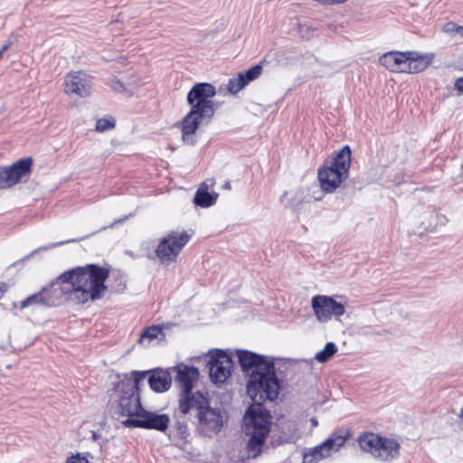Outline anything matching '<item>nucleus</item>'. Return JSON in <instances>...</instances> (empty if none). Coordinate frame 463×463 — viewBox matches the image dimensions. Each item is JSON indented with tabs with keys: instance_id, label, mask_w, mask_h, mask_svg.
Instances as JSON below:
<instances>
[{
	"instance_id": "5701e85b",
	"label": "nucleus",
	"mask_w": 463,
	"mask_h": 463,
	"mask_svg": "<svg viewBox=\"0 0 463 463\" xmlns=\"http://www.w3.org/2000/svg\"><path fill=\"white\" fill-rule=\"evenodd\" d=\"M337 352V347L333 342H328L326 344L325 347L318 351L316 355L315 359L319 363H326L327 362L334 354Z\"/></svg>"
},
{
	"instance_id": "dca6fc26",
	"label": "nucleus",
	"mask_w": 463,
	"mask_h": 463,
	"mask_svg": "<svg viewBox=\"0 0 463 463\" xmlns=\"http://www.w3.org/2000/svg\"><path fill=\"white\" fill-rule=\"evenodd\" d=\"M58 284L56 280L43 288L39 292L27 297L21 302L20 307L24 308L32 305L54 306L56 300L61 297V291L54 288Z\"/></svg>"
},
{
	"instance_id": "7c9ffc66",
	"label": "nucleus",
	"mask_w": 463,
	"mask_h": 463,
	"mask_svg": "<svg viewBox=\"0 0 463 463\" xmlns=\"http://www.w3.org/2000/svg\"><path fill=\"white\" fill-rule=\"evenodd\" d=\"M346 0H326V4L334 5V4H341L345 3Z\"/></svg>"
},
{
	"instance_id": "39448f33",
	"label": "nucleus",
	"mask_w": 463,
	"mask_h": 463,
	"mask_svg": "<svg viewBox=\"0 0 463 463\" xmlns=\"http://www.w3.org/2000/svg\"><path fill=\"white\" fill-rule=\"evenodd\" d=\"M138 391V383L130 374H126L124 379L115 385L111 393L114 413L127 419L138 418L144 410Z\"/></svg>"
},
{
	"instance_id": "72a5a7b5",
	"label": "nucleus",
	"mask_w": 463,
	"mask_h": 463,
	"mask_svg": "<svg viewBox=\"0 0 463 463\" xmlns=\"http://www.w3.org/2000/svg\"><path fill=\"white\" fill-rule=\"evenodd\" d=\"M458 418L463 421V407L460 410V412L458 414Z\"/></svg>"
},
{
	"instance_id": "f257e3e1",
	"label": "nucleus",
	"mask_w": 463,
	"mask_h": 463,
	"mask_svg": "<svg viewBox=\"0 0 463 463\" xmlns=\"http://www.w3.org/2000/svg\"><path fill=\"white\" fill-rule=\"evenodd\" d=\"M241 371L248 376L247 393L253 401L243 418V430L250 436L247 444L248 458H256L270 430V413L263 406L265 401H275L279 394L281 382L275 371L272 359L246 350L237 351Z\"/></svg>"
},
{
	"instance_id": "6e6552de",
	"label": "nucleus",
	"mask_w": 463,
	"mask_h": 463,
	"mask_svg": "<svg viewBox=\"0 0 463 463\" xmlns=\"http://www.w3.org/2000/svg\"><path fill=\"white\" fill-rule=\"evenodd\" d=\"M311 307L320 323H326L333 317H340L345 312V307L333 297L316 295L311 299Z\"/></svg>"
},
{
	"instance_id": "2f4dec72",
	"label": "nucleus",
	"mask_w": 463,
	"mask_h": 463,
	"mask_svg": "<svg viewBox=\"0 0 463 463\" xmlns=\"http://www.w3.org/2000/svg\"><path fill=\"white\" fill-rule=\"evenodd\" d=\"M8 44H4L2 48L0 49V57L3 55L4 52L7 50Z\"/></svg>"
},
{
	"instance_id": "f8f14e48",
	"label": "nucleus",
	"mask_w": 463,
	"mask_h": 463,
	"mask_svg": "<svg viewBox=\"0 0 463 463\" xmlns=\"http://www.w3.org/2000/svg\"><path fill=\"white\" fill-rule=\"evenodd\" d=\"M175 373V381L181 389L179 406L185 398H195L196 395H203L200 392H193L194 383L197 381L199 372L196 368L187 365H178L172 369Z\"/></svg>"
},
{
	"instance_id": "cd10ccee",
	"label": "nucleus",
	"mask_w": 463,
	"mask_h": 463,
	"mask_svg": "<svg viewBox=\"0 0 463 463\" xmlns=\"http://www.w3.org/2000/svg\"><path fill=\"white\" fill-rule=\"evenodd\" d=\"M66 463H89L88 459L84 457H81L80 454H76L70 457Z\"/></svg>"
},
{
	"instance_id": "393cba45",
	"label": "nucleus",
	"mask_w": 463,
	"mask_h": 463,
	"mask_svg": "<svg viewBox=\"0 0 463 463\" xmlns=\"http://www.w3.org/2000/svg\"><path fill=\"white\" fill-rule=\"evenodd\" d=\"M441 31L449 36H455L458 34L461 37H463V26L458 25L453 22L446 23L442 26Z\"/></svg>"
},
{
	"instance_id": "412c9836",
	"label": "nucleus",
	"mask_w": 463,
	"mask_h": 463,
	"mask_svg": "<svg viewBox=\"0 0 463 463\" xmlns=\"http://www.w3.org/2000/svg\"><path fill=\"white\" fill-rule=\"evenodd\" d=\"M213 179H208L201 184L194 198V202L196 205L206 208L213 205L216 203L218 194H211L208 192L209 189L213 186Z\"/></svg>"
},
{
	"instance_id": "f704fd0d",
	"label": "nucleus",
	"mask_w": 463,
	"mask_h": 463,
	"mask_svg": "<svg viewBox=\"0 0 463 463\" xmlns=\"http://www.w3.org/2000/svg\"><path fill=\"white\" fill-rule=\"evenodd\" d=\"M98 435L95 432H92V439L96 440L98 439Z\"/></svg>"
},
{
	"instance_id": "bb28decb",
	"label": "nucleus",
	"mask_w": 463,
	"mask_h": 463,
	"mask_svg": "<svg viewBox=\"0 0 463 463\" xmlns=\"http://www.w3.org/2000/svg\"><path fill=\"white\" fill-rule=\"evenodd\" d=\"M110 86L115 91L118 92H124L126 90L123 82L117 79L111 80Z\"/></svg>"
},
{
	"instance_id": "b1692460",
	"label": "nucleus",
	"mask_w": 463,
	"mask_h": 463,
	"mask_svg": "<svg viewBox=\"0 0 463 463\" xmlns=\"http://www.w3.org/2000/svg\"><path fill=\"white\" fill-rule=\"evenodd\" d=\"M162 334V328L158 326H151L147 327L139 337V343L148 345L152 340L158 337Z\"/></svg>"
},
{
	"instance_id": "f03ea898",
	"label": "nucleus",
	"mask_w": 463,
	"mask_h": 463,
	"mask_svg": "<svg viewBox=\"0 0 463 463\" xmlns=\"http://www.w3.org/2000/svg\"><path fill=\"white\" fill-rule=\"evenodd\" d=\"M108 269L96 264H88L68 270L57 279V283L64 285L62 291L71 301L85 304L101 298L107 289L105 281L109 278Z\"/></svg>"
},
{
	"instance_id": "c9c22d12",
	"label": "nucleus",
	"mask_w": 463,
	"mask_h": 463,
	"mask_svg": "<svg viewBox=\"0 0 463 463\" xmlns=\"http://www.w3.org/2000/svg\"><path fill=\"white\" fill-rule=\"evenodd\" d=\"M180 430H181V433H184L185 431V428L184 427H181Z\"/></svg>"
},
{
	"instance_id": "4468645a",
	"label": "nucleus",
	"mask_w": 463,
	"mask_h": 463,
	"mask_svg": "<svg viewBox=\"0 0 463 463\" xmlns=\"http://www.w3.org/2000/svg\"><path fill=\"white\" fill-rule=\"evenodd\" d=\"M66 91L80 97H88L91 93V78L83 71H73L66 75Z\"/></svg>"
},
{
	"instance_id": "2eb2a0df",
	"label": "nucleus",
	"mask_w": 463,
	"mask_h": 463,
	"mask_svg": "<svg viewBox=\"0 0 463 463\" xmlns=\"http://www.w3.org/2000/svg\"><path fill=\"white\" fill-rule=\"evenodd\" d=\"M31 158H24L14 163L9 168L0 170V187H9L20 181L23 175L30 172Z\"/></svg>"
},
{
	"instance_id": "9d476101",
	"label": "nucleus",
	"mask_w": 463,
	"mask_h": 463,
	"mask_svg": "<svg viewBox=\"0 0 463 463\" xmlns=\"http://www.w3.org/2000/svg\"><path fill=\"white\" fill-rule=\"evenodd\" d=\"M169 423L170 418L167 414H158L145 409L138 418L126 419L122 421L125 427L156 430L162 432L168 429Z\"/></svg>"
},
{
	"instance_id": "423d86ee",
	"label": "nucleus",
	"mask_w": 463,
	"mask_h": 463,
	"mask_svg": "<svg viewBox=\"0 0 463 463\" xmlns=\"http://www.w3.org/2000/svg\"><path fill=\"white\" fill-rule=\"evenodd\" d=\"M351 164V149L344 146L333 158L328 165H325L318 171V180L323 191L331 193L340 186L347 178Z\"/></svg>"
},
{
	"instance_id": "7ed1b4c3",
	"label": "nucleus",
	"mask_w": 463,
	"mask_h": 463,
	"mask_svg": "<svg viewBox=\"0 0 463 463\" xmlns=\"http://www.w3.org/2000/svg\"><path fill=\"white\" fill-rule=\"evenodd\" d=\"M215 94V87L206 82L194 84L188 92L187 102L191 109L180 122L182 139L184 143L194 145V135L199 126L210 122L213 118L215 109L212 99Z\"/></svg>"
},
{
	"instance_id": "ddd939ff",
	"label": "nucleus",
	"mask_w": 463,
	"mask_h": 463,
	"mask_svg": "<svg viewBox=\"0 0 463 463\" xmlns=\"http://www.w3.org/2000/svg\"><path fill=\"white\" fill-rule=\"evenodd\" d=\"M346 438L343 435L333 434L319 446L315 447L311 451L303 457V463H316L326 458L332 450L337 451L345 445Z\"/></svg>"
},
{
	"instance_id": "9b49d317",
	"label": "nucleus",
	"mask_w": 463,
	"mask_h": 463,
	"mask_svg": "<svg viewBox=\"0 0 463 463\" xmlns=\"http://www.w3.org/2000/svg\"><path fill=\"white\" fill-rule=\"evenodd\" d=\"M130 375L139 386L141 382L147 377V383L151 390L156 392H166L172 383L170 373L160 368L147 371H132Z\"/></svg>"
},
{
	"instance_id": "f3484780",
	"label": "nucleus",
	"mask_w": 463,
	"mask_h": 463,
	"mask_svg": "<svg viewBox=\"0 0 463 463\" xmlns=\"http://www.w3.org/2000/svg\"><path fill=\"white\" fill-rule=\"evenodd\" d=\"M262 71L260 64L254 65L247 71L239 72L236 76L231 78L227 84V90L231 94H237L250 81L257 79Z\"/></svg>"
},
{
	"instance_id": "473e14b6",
	"label": "nucleus",
	"mask_w": 463,
	"mask_h": 463,
	"mask_svg": "<svg viewBox=\"0 0 463 463\" xmlns=\"http://www.w3.org/2000/svg\"><path fill=\"white\" fill-rule=\"evenodd\" d=\"M223 188L230 190L232 188L230 181H227L223 185Z\"/></svg>"
},
{
	"instance_id": "a211bd4d",
	"label": "nucleus",
	"mask_w": 463,
	"mask_h": 463,
	"mask_svg": "<svg viewBox=\"0 0 463 463\" xmlns=\"http://www.w3.org/2000/svg\"><path fill=\"white\" fill-rule=\"evenodd\" d=\"M409 52H389L379 59L381 65L394 72H405Z\"/></svg>"
},
{
	"instance_id": "1a4fd4ad",
	"label": "nucleus",
	"mask_w": 463,
	"mask_h": 463,
	"mask_svg": "<svg viewBox=\"0 0 463 463\" xmlns=\"http://www.w3.org/2000/svg\"><path fill=\"white\" fill-rule=\"evenodd\" d=\"M208 367L212 382L215 384H222L232 376L234 363L227 353L217 351L211 356Z\"/></svg>"
},
{
	"instance_id": "20e7f679",
	"label": "nucleus",
	"mask_w": 463,
	"mask_h": 463,
	"mask_svg": "<svg viewBox=\"0 0 463 463\" xmlns=\"http://www.w3.org/2000/svg\"><path fill=\"white\" fill-rule=\"evenodd\" d=\"M178 411L183 415L193 416L197 420V430L207 437L220 432L227 420L225 411L211 407L204 395H196L190 400L184 399L178 406Z\"/></svg>"
},
{
	"instance_id": "4be33fe9",
	"label": "nucleus",
	"mask_w": 463,
	"mask_h": 463,
	"mask_svg": "<svg viewBox=\"0 0 463 463\" xmlns=\"http://www.w3.org/2000/svg\"><path fill=\"white\" fill-rule=\"evenodd\" d=\"M381 439L382 437L377 434L366 432L359 436L358 444L364 451L370 453L374 458Z\"/></svg>"
},
{
	"instance_id": "6ab92c4d",
	"label": "nucleus",
	"mask_w": 463,
	"mask_h": 463,
	"mask_svg": "<svg viewBox=\"0 0 463 463\" xmlns=\"http://www.w3.org/2000/svg\"><path fill=\"white\" fill-rule=\"evenodd\" d=\"M400 449L397 440L382 437L374 458L382 461H392L399 457Z\"/></svg>"
},
{
	"instance_id": "c756f323",
	"label": "nucleus",
	"mask_w": 463,
	"mask_h": 463,
	"mask_svg": "<svg viewBox=\"0 0 463 463\" xmlns=\"http://www.w3.org/2000/svg\"><path fill=\"white\" fill-rule=\"evenodd\" d=\"M7 290V286L5 283H0V298L4 296L5 292Z\"/></svg>"
},
{
	"instance_id": "c85d7f7f",
	"label": "nucleus",
	"mask_w": 463,
	"mask_h": 463,
	"mask_svg": "<svg viewBox=\"0 0 463 463\" xmlns=\"http://www.w3.org/2000/svg\"><path fill=\"white\" fill-rule=\"evenodd\" d=\"M454 87L460 94H463V77L458 78L455 80Z\"/></svg>"
},
{
	"instance_id": "e433bc0d",
	"label": "nucleus",
	"mask_w": 463,
	"mask_h": 463,
	"mask_svg": "<svg viewBox=\"0 0 463 463\" xmlns=\"http://www.w3.org/2000/svg\"><path fill=\"white\" fill-rule=\"evenodd\" d=\"M312 422L315 426L317 425V421L316 420H312Z\"/></svg>"
},
{
	"instance_id": "0eeeda50",
	"label": "nucleus",
	"mask_w": 463,
	"mask_h": 463,
	"mask_svg": "<svg viewBox=\"0 0 463 463\" xmlns=\"http://www.w3.org/2000/svg\"><path fill=\"white\" fill-rule=\"evenodd\" d=\"M191 235L186 232H172L160 240L156 255L162 264L167 265L175 261L182 249L190 241Z\"/></svg>"
},
{
	"instance_id": "a878e982",
	"label": "nucleus",
	"mask_w": 463,
	"mask_h": 463,
	"mask_svg": "<svg viewBox=\"0 0 463 463\" xmlns=\"http://www.w3.org/2000/svg\"><path fill=\"white\" fill-rule=\"evenodd\" d=\"M116 121L114 118H103L97 120L96 123V130L99 132H104L109 129H112L115 128Z\"/></svg>"
},
{
	"instance_id": "4c0bfd02",
	"label": "nucleus",
	"mask_w": 463,
	"mask_h": 463,
	"mask_svg": "<svg viewBox=\"0 0 463 463\" xmlns=\"http://www.w3.org/2000/svg\"><path fill=\"white\" fill-rule=\"evenodd\" d=\"M122 222V220H118V221H115L114 223H120Z\"/></svg>"
},
{
	"instance_id": "58836bf2",
	"label": "nucleus",
	"mask_w": 463,
	"mask_h": 463,
	"mask_svg": "<svg viewBox=\"0 0 463 463\" xmlns=\"http://www.w3.org/2000/svg\"><path fill=\"white\" fill-rule=\"evenodd\" d=\"M127 253L129 254L131 257H134L133 253H130V252H127Z\"/></svg>"
},
{
	"instance_id": "aec40b11",
	"label": "nucleus",
	"mask_w": 463,
	"mask_h": 463,
	"mask_svg": "<svg viewBox=\"0 0 463 463\" xmlns=\"http://www.w3.org/2000/svg\"><path fill=\"white\" fill-rule=\"evenodd\" d=\"M411 55H407L408 60L406 62L407 73H417L424 71L431 63L434 55L430 54H420L417 52H409Z\"/></svg>"
}]
</instances>
